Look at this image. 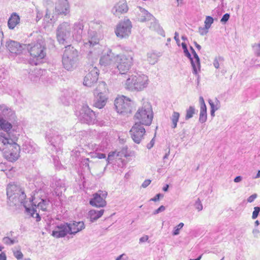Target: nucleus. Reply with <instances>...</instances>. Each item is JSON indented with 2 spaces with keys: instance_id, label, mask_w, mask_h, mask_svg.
<instances>
[{
  "instance_id": "1",
  "label": "nucleus",
  "mask_w": 260,
  "mask_h": 260,
  "mask_svg": "<svg viewBox=\"0 0 260 260\" xmlns=\"http://www.w3.org/2000/svg\"><path fill=\"white\" fill-rule=\"evenodd\" d=\"M65 129L60 125L56 124L52 127L46 135V141L50 145L52 153L60 150L62 146L65 136Z\"/></svg>"
},
{
  "instance_id": "2",
  "label": "nucleus",
  "mask_w": 260,
  "mask_h": 260,
  "mask_svg": "<svg viewBox=\"0 0 260 260\" xmlns=\"http://www.w3.org/2000/svg\"><path fill=\"white\" fill-rule=\"evenodd\" d=\"M17 187L15 185H10L7 188V194L8 197L10 200L12 199V200L16 202L17 200L18 202L20 203L23 205L26 211L30 213L32 217L36 218L37 221H39L41 220V217L39 213H37L36 210L34 208H31L27 207L26 202L25 201L26 199V194L23 191L20 189H16ZM17 203H15L16 204Z\"/></svg>"
},
{
  "instance_id": "3",
  "label": "nucleus",
  "mask_w": 260,
  "mask_h": 260,
  "mask_svg": "<svg viewBox=\"0 0 260 260\" xmlns=\"http://www.w3.org/2000/svg\"><path fill=\"white\" fill-rule=\"evenodd\" d=\"M25 50L28 51L32 57L29 60V63L32 65H38L42 62L46 54L45 48L40 41L26 45Z\"/></svg>"
},
{
  "instance_id": "4",
  "label": "nucleus",
  "mask_w": 260,
  "mask_h": 260,
  "mask_svg": "<svg viewBox=\"0 0 260 260\" xmlns=\"http://www.w3.org/2000/svg\"><path fill=\"white\" fill-rule=\"evenodd\" d=\"M148 84V78L144 74L132 75L129 76L125 84V88L130 91H141Z\"/></svg>"
},
{
  "instance_id": "5",
  "label": "nucleus",
  "mask_w": 260,
  "mask_h": 260,
  "mask_svg": "<svg viewBox=\"0 0 260 260\" xmlns=\"http://www.w3.org/2000/svg\"><path fill=\"white\" fill-rule=\"evenodd\" d=\"M153 118L151 105L148 102L144 103L134 116L136 122L146 126H149L151 124Z\"/></svg>"
},
{
  "instance_id": "6",
  "label": "nucleus",
  "mask_w": 260,
  "mask_h": 260,
  "mask_svg": "<svg viewBox=\"0 0 260 260\" xmlns=\"http://www.w3.org/2000/svg\"><path fill=\"white\" fill-rule=\"evenodd\" d=\"M102 26L100 22H93L92 23L91 27L93 29H89L88 32V41L84 42V45L86 47H93L99 44L102 38L100 30Z\"/></svg>"
},
{
  "instance_id": "7",
  "label": "nucleus",
  "mask_w": 260,
  "mask_h": 260,
  "mask_svg": "<svg viewBox=\"0 0 260 260\" xmlns=\"http://www.w3.org/2000/svg\"><path fill=\"white\" fill-rule=\"evenodd\" d=\"M71 27L69 22H63L56 29V39L60 44L65 45L71 40Z\"/></svg>"
},
{
  "instance_id": "8",
  "label": "nucleus",
  "mask_w": 260,
  "mask_h": 260,
  "mask_svg": "<svg viewBox=\"0 0 260 260\" xmlns=\"http://www.w3.org/2000/svg\"><path fill=\"white\" fill-rule=\"evenodd\" d=\"M115 65L120 74H125L133 64V57L129 55H117L114 57Z\"/></svg>"
},
{
  "instance_id": "9",
  "label": "nucleus",
  "mask_w": 260,
  "mask_h": 260,
  "mask_svg": "<svg viewBox=\"0 0 260 260\" xmlns=\"http://www.w3.org/2000/svg\"><path fill=\"white\" fill-rule=\"evenodd\" d=\"M18 135L17 134L0 133V151L9 150L12 146L17 144Z\"/></svg>"
},
{
  "instance_id": "10",
  "label": "nucleus",
  "mask_w": 260,
  "mask_h": 260,
  "mask_svg": "<svg viewBox=\"0 0 260 260\" xmlns=\"http://www.w3.org/2000/svg\"><path fill=\"white\" fill-rule=\"evenodd\" d=\"M116 111L120 114L129 113L132 111L131 101L124 96L117 98L114 101Z\"/></svg>"
},
{
  "instance_id": "11",
  "label": "nucleus",
  "mask_w": 260,
  "mask_h": 260,
  "mask_svg": "<svg viewBox=\"0 0 260 260\" xmlns=\"http://www.w3.org/2000/svg\"><path fill=\"white\" fill-rule=\"evenodd\" d=\"M132 25L131 21L127 19L119 22L116 28L115 34L117 37L120 38H126L131 33Z\"/></svg>"
},
{
  "instance_id": "12",
  "label": "nucleus",
  "mask_w": 260,
  "mask_h": 260,
  "mask_svg": "<svg viewBox=\"0 0 260 260\" xmlns=\"http://www.w3.org/2000/svg\"><path fill=\"white\" fill-rule=\"evenodd\" d=\"M80 119L83 123L92 124L96 121V114L87 105L82 106L80 111Z\"/></svg>"
},
{
  "instance_id": "13",
  "label": "nucleus",
  "mask_w": 260,
  "mask_h": 260,
  "mask_svg": "<svg viewBox=\"0 0 260 260\" xmlns=\"http://www.w3.org/2000/svg\"><path fill=\"white\" fill-rule=\"evenodd\" d=\"M107 196L108 192L106 191L99 190L93 194V197L90 200L89 204L96 207H104L107 205L105 199Z\"/></svg>"
},
{
  "instance_id": "14",
  "label": "nucleus",
  "mask_w": 260,
  "mask_h": 260,
  "mask_svg": "<svg viewBox=\"0 0 260 260\" xmlns=\"http://www.w3.org/2000/svg\"><path fill=\"white\" fill-rule=\"evenodd\" d=\"M143 125H144L135 122V123L129 131L131 138L137 144L140 143L145 134L146 131Z\"/></svg>"
},
{
  "instance_id": "15",
  "label": "nucleus",
  "mask_w": 260,
  "mask_h": 260,
  "mask_svg": "<svg viewBox=\"0 0 260 260\" xmlns=\"http://www.w3.org/2000/svg\"><path fill=\"white\" fill-rule=\"evenodd\" d=\"M29 202L32 208H34L36 210L35 208L37 207L43 211H47V208L50 205V201L46 197H40L38 193L32 197Z\"/></svg>"
},
{
  "instance_id": "16",
  "label": "nucleus",
  "mask_w": 260,
  "mask_h": 260,
  "mask_svg": "<svg viewBox=\"0 0 260 260\" xmlns=\"http://www.w3.org/2000/svg\"><path fill=\"white\" fill-rule=\"evenodd\" d=\"M6 47L12 54L18 55L25 51L26 44H20L17 41L10 40L7 41Z\"/></svg>"
},
{
  "instance_id": "17",
  "label": "nucleus",
  "mask_w": 260,
  "mask_h": 260,
  "mask_svg": "<svg viewBox=\"0 0 260 260\" xmlns=\"http://www.w3.org/2000/svg\"><path fill=\"white\" fill-rule=\"evenodd\" d=\"M20 147L17 144H14L9 150L3 151L4 157L10 162L16 161L20 156Z\"/></svg>"
},
{
  "instance_id": "18",
  "label": "nucleus",
  "mask_w": 260,
  "mask_h": 260,
  "mask_svg": "<svg viewBox=\"0 0 260 260\" xmlns=\"http://www.w3.org/2000/svg\"><path fill=\"white\" fill-rule=\"evenodd\" d=\"M71 229H70L68 223H63L57 225L52 231L51 235L56 238L64 237L67 234H70Z\"/></svg>"
},
{
  "instance_id": "19",
  "label": "nucleus",
  "mask_w": 260,
  "mask_h": 260,
  "mask_svg": "<svg viewBox=\"0 0 260 260\" xmlns=\"http://www.w3.org/2000/svg\"><path fill=\"white\" fill-rule=\"evenodd\" d=\"M99 76V70L94 67L91 68L84 78L83 84L87 87L92 86L95 83Z\"/></svg>"
},
{
  "instance_id": "20",
  "label": "nucleus",
  "mask_w": 260,
  "mask_h": 260,
  "mask_svg": "<svg viewBox=\"0 0 260 260\" xmlns=\"http://www.w3.org/2000/svg\"><path fill=\"white\" fill-rule=\"evenodd\" d=\"M75 92L72 89H64L60 96V102L65 106H69L74 102Z\"/></svg>"
},
{
  "instance_id": "21",
  "label": "nucleus",
  "mask_w": 260,
  "mask_h": 260,
  "mask_svg": "<svg viewBox=\"0 0 260 260\" xmlns=\"http://www.w3.org/2000/svg\"><path fill=\"white\" fill-rule=\"evenodd\" d=\"M0 113L5 119H7L12 123L16 122L17 121V117L14 111L5 105H0Z\"/></svg>"
},
{
  "instance_id": "22",
  "label": "nucleus",
  "mask_w": 260,
  "mask_h": 260,
  "mask_svg": "<svg viewBox=\"0 0 260 260\" xmlns=\"http://www.w3.org/2000/svg\"><path fill=\"white\" fill-rule=\"evenodd\" d=\"M128 10V7L126 0H120L113 7L112 13L116 16H119L121 14L126 13Z\"/></svg>"
},
{
  "instance_id": "23",
  "label": "nucleus",
  "mask_w": 260,
  "mask_h": 260,
  "mask_svg": "<svg viewBox=\"0 0 260 260\" xmlns=\"http://www.w3.org/2000/svg\"><path fill=\"white\" fill-rule=\"evenodd\" d=\"M84 24L82 20L75 22L73 26L72 37L77 42L81 40Z\"/></svg>"
},
{
  "instance_id": "24",
  "label": "nucleus",
  "mask_w": 260,
  "mask_h": 260,
  "mask_svg": "<svg viewBox=\"0 0 260 260\" xmlns=\"http://www.w3.org/2000/svg\"><path fill=\"white\" fill-rule=\"evenodd\" d=\"M55 11L58 15L67 16L70 14V5L68 0H59L55 7Z\"/></svg>"
},
{
  "instance_id": "25",
  "label": "nucleus",
  "mask_w": 260,
  "mask_h": 260,
  "mask_svg": "<svg viewBox=\"0 0 260 260\" xmlns=\"http://www.w3.org/2000/svg\"><path fill=\"white\" fill-rule=\"evenodd\" d=\"M15 122L12 123L10 121H8L7 119H5L3 117H2L0 120V130L2 129L3 132H1V133L17 134L16 131L12 129V125L15 124Z\"/></svg>"
},
{
  "instance_id": "26",
  "label": "nucleus",
  "mask_w": 260,
  "mask_h": 260,
  "mask_svg": "<svg viewBox=\"0 0 260 260\" xmlns=\"http://www.w3.org/2000/svg\"><path fill=\"white\" fill-rule=\"evenodd\" d=\"M78 52L72 45H67L65 47L62 57L78 60Z\"/></svg>"
},
{
  "instance_id": "27",
  "label": "nucleus",
  "mask_w": 260,
  "mask_h": 260,
  "mask_svg": "<svg viewBox=\"0 0 260 260\" xmlns=\"http://www.w3.org/2000/svg\"><path fill=\"white\" fill-rule=\"evenodd\" d=\"M78 60L69 58V57H62L63 67L67 71H72L77 67Z\"/></svg>"
},
{
  "instance_id": "28",
  "label": "nucleus",
  "mask_w": 260,
  "mask_h": 260,
  "mask_svg": "<svg viewBox=\"0 0 260 260\" xmlns=\"http://www.w3.org/2000/svg\"><path fill=\"white\" fill-rule=\"evenodd\" d=\"M114 54L112 52L111 50H108L106 54H103L100 60L101 65L104 66H110L113 61V58L114 59Z\"/></svg>"
},
{
  "instance_id": "29",
  "label": "nucleus",
  "mask_w": 260,
  "mask_h": 260,
  "mask_svg": "<svg viewBox=\"0 0 260 260\" xmlns=\"http://www.w3.org/2000/svg\"><path fill=\"white\" fill-rule=\"evenodd\" d=\"M199 102L200 104V112L199 115V121L200 122L203 123L207 120V108L204 101V100L202 96L199 98Z\"/></svg>"
},
{
  "instance_id": "30",
  "label": "nucleus",
  "mask_w": 260,
  "mask_h": 260,
  "mask_svg": "<svg viewBox=\"0 0 260 260\" xmlns=\"http://www.w3.org/2000/svg\"><path fill=\"white\" fill-rule=\"evenodd\" d=\"M70 231V235H75L85 229V224L83 221H74L72 223H69Z\"/></svg>"
},
{
  "instance_id": "31",
  "label": "nucleus",
  "mask_w": 260,
  "mask_h": 260,
  "mask_svg": "<svg viewBox=\"0 0 260 260\" xmlns=\"http://www.w3.org/2000/svg\"><path fill=\"white\" fill-rule=\"evenodd\" d=\"M104 211V209H101L100 210H90L88 213L87 217L89 218L91 222H93L100 218L103 215Z\"/></svg>"
},
{
  "instance_id": "32",
  "label": "nucleus",
  "mask_w": 260,
  "mask_h": 260,
  "mask_svg": "<svg viewBox=\"0 0 260 260\" xmlns=\"http://www.w3.org/2000/svg\"><path fill=\"white\" fill-rule=\"evenodd\" d=\"M107 91L108 88L106 83L104 81H102L98 83L97 87L94 90L93 94L94 95H106Z\"/></svg>"
},
{
  "instance_id": "33",
  "label": "nucleus",
  "mask_w": 260,
  "mask_h": 260,
  "mask_svg": "<svg viewBox=\"0 0 260 260\" xmlns=\"http://www.w3.org/2000/svg\"><path fill=\"white\" fill-rule=\"evenodd\" d=\"M20 22V17L16 13H13L8 21V26L9 29H13Z\"/></svg>"
},
{
  "instance_id": "34",
  "label": "nucleus",
  "mask_w": 260,
  "mask_h": 260,
  "mask_svg": "<svg viewBox=\"0 0 260 260\" xmlns=\"http://www.w3.org/2000/svg\"><path fill=\"white\" fill-rule=\"evenodd\" d=\"M193 58L192 57V61L194 64V68H192V73L193 74L198 76V83L199 82V75L198 74V70L200 71L201 64L200 58L196 52L192 54Z\"/></svg>"
},
{
  "instance_id": "35",
  "label": "nucleus",
  "mask_w": 260,
  "mask_h": 260,
  "mask_svg": "<svg viewBox=\"0 0 260 260\" xmlns=\"http://www.w3.org/2000/svg\"><path fill=\"white\" fill-rule=\"evenodd\" d=\"M94 106L99 109L103 108L107 102V98L106 95H94Z\"/></svg>"
},
{
  "instance_id": "36",
  "label": "nucleus",
  "mask_w": 260,
  "mask_h": 260,
  "mask_svg": "<svg viewBox=\"0 0 260 260\" xmlns=\"http://www.w3.org/2000/svg\"><path fill=\"white\" fill-rule=\"evenodd\" d=\"M161 55L160 52H150L147 53V60L151 64H154Z\"/></svg>"
},
{
  "instance_id": "37",
  "label": "nucleus",
  "mask_w": 260,
  "mask_h": 260,
  "mask_svg": "<svg viewBox=\"0 0 260 260\" xmlns=\"http://www.w3.org/2000/svg\"><path fill=\"white\" fill-rule=\"evenodd\" d=\"M142 16L139 18L141 22H145L151 19L152 15L144 9L141 8Z\"/></svg>"
},
{
  "instance_id": "38",
  "label": "nucleus",
  "mask_w": 260,
  "mask_h": 260,
  "mask_svg": "<svg viewBox=\"0 0 260 260\" xmlns=\"http://www.w3.org/2000/svg\"><path fill=\"white\" fill-rule=\"evenodd\" d=\"M181 46L183 50V52L185 56L188 58L190 61L191 67L194 68V64L192 61V57L189 52L188 51L187 47V45L185 43H182Z\"/></svg>"
},
{
  "instance_id": "39",
  "label": "nucleus",
  "mask_w": 260,
  "mask_h": 260,
  "mask_svg": "<svg viewBox=\"0 0 260 260\" xmlns=\"http://www.w3.org/2000/svg\"><path fill=\"white\" fill-rule=\"evenodd\" d=\"M180 117V114L177 112H174L171 117V119L172 122V128H175L177 127V122H178L179 119Z\"/></svg>"
},
{
  "instance_id": "40",
  "label": "nucleus",
  "mask_w": 260,
  "mask_h": 260,
  "mask_svg": "<svg viewBox=\"0 0 260 260\" xmlns=\"http://www.w3.org/2000/svg\"><path fill=\"white\" fill-rule=\"evenodd\" d=\"M24 151L28 153H33L36 151V145H32L30 143H26L24 145Z\"/></svg>"
},
{
  "instance_id": "41",
  "label": "nucleus",
  "mask_w": 260,
  "mask_h": 260,
  "mask_svg": "<svg viewBox=\"0 0 260 260\" xmlns=\"http://www.w3.org/2000/svg\"><path fill=\"white\" fill-rule=\"evenodd\" d=\"M196 113V109L193 106H190L186 110L185 120H188L192 118Z\"/></svg>"
},
{
  "instance_id": "42",
  "label": "nucleus",
  "mask_w": 260,
  "mask_h": 260,
  "mask_svg": "<svg viewBox=\"0 0 260 260\" xmlns=\"http://www.w3.org/2000/svg\"><path fill=\"white\" fill-rule=\"evenodd\" d=\"M208 102L210 106L211 109H213V108L214 110H217L220 108V103L217 98L215 99L214 102H213L212 100L209 99L208 100Z\"/></svg>"
},
{
  "instance_id": "43",
  "label": "nucleus",
  "mask_w": 260,
  "mask_h": 260,
  "mask_svg": "<svg viewBox=\"0 0 260 260\" xmlns=\"http://www.w3.org/2000/svg\"><path fill=\"white\" fill-rule=\"evenodd\" d=\"M3 242L6 245H11L15 243H18V241L17 240V238L16 237H15L13 239H11L10 237L7 236L3 238Z\"/></svg>"
},
{
  "instance_id": "44",
  "label": "nucleus",
  "mask_w": 260,
  "mask_h": 260,
  "mask_svg": "<svg viewBox=\"0 0 260 260\" xmlns=\"http://www.w3.org/2000/svg\"><path fill=\"white\" fill-rule=\"evenodd\" d=\"M39 71L38 70H35L32 72L31 73H29V78L31 81H37L39 78V76L40 73H38Z\"/></svg>"
},
{
  "instance_id": "45",
  "label": "nucleus",
  "mask_w": 260,
  "mask_h": 260,
  "mask_svg": "<svg viewBox=\"0 0 260 260\" xmlns=\"http://www.w3.org/2000/svg\"><path fill=\"white\" fill-rule=\"evenodd\" d=\"M116 151H112L109 153L108 157L106 159V161H107L108 164L112 163L115 159H117L116 156Z\"/></svg>"
},
{
  "instance_id": "46",
  "label": "nucleus",
  "mask_w": 260,
  "mask_h": 260,
  "mask_svg": "<svg viewBox=\"0 0 260 260\" xmlns=\"http://www.w3.org/2000/svg\"><path fill=\"white\" fill-rule=\"evenodd\" d=\"M223 58L221 56H218L214 58L213 66L216 69L219 68L220 63L223 61Z\"/></svg>"
},
{
  "instance_id": "47",
  "label": "nucleus",
  "mask_w": 260,
  "mask_h": 260,
  "mask_svg": "<svg viewBox=\"0 0 260 260\" xmlns=\"http://www.w3.org/2000/svg\"><path fill=\"white\" fill-rule=\"evenodd\" d=\"M184 223L180 222L178 225L174 228V230L173 231L172 235L173 236H176L179 234L180 230L183 227Z\"/></svg>"
},
{
  "instance_id": "48",
  "label": "nucleus",
  "mask_w": 260,
  "mask_h": 260,
  "mask_svg": "<svg viewBox=\"0 0 260 260\" xmlns=\"http://www.w3.org/2000/svg\"><path fill=\"white\" fill-rule=\"evenodd\" d=\"M254 54L258 57H260V42L257 44H254L252 46Z\"/></svg>"
},
{
  "instance_id": "49",
  "label": "nucleus",
  "mask_w": 260,
  "mask_h": 260,
  "mask_svg": "<svg viewBox=\"0 0 260 260\" xmlns=\"http://www.w3.org/2000/svg\"><path fill=\"white\" fill-rule=\"evenodd\" d=\"M213 23V19L211 16H207L205 21V26L208 28H210L211 27V24Z\"/></svg>"
},
{
  "instance_id": "50",
  "label": "nucleus",
  "mask_w": 260,
  "mask_h": 260,
  "mask_svg": "<svg viewBox=\"0 0 260 260\" xmlns=\"http://www.w3.org/2000/svg\"><path fill=\"white\" fill-rule=\"evenodd\" d=\"M91 157L92 158H98L99 159L106 158V154L104 153H101L99 152L93 153L91 154Z\"/></svg>"
},
{
  "instance_id": "51",
  "label": "nucleus",
  "mask_w": 260,
  "mask_h": 260,
  "mask_svg": "<svg viewBox=\"0 0 260 260\" xmlns=\"http://www.w3.org/2000/svg\"><path fill=\"white\" fill-rule=\"evenodd\" d=\"M260 212V207H255L254 208V211L252 213V218L254 219H256Z\"/></svg>"
},
{
  "instance_id": "52",
  "label": "nucleus",
  "mask_w": 260,
  "mask_h": 260,
  "mask_svg": "<svg viewBox=\"0 0 260 260\" xmlns=\"http://www.w3.org/2000/svg\"><path fill=\"white\" fill-rule=\"evenodd\" d=\"M194 206L196 209H197L199 211H200L203 209V206L199 199H198V200L196 201Z\"/></svg>"
},
{
  "instance_id": "53",
  "label": "nucleus",
  "mask_w": 260,
  "mask_h": 260,
  "mask_svg": "<svg viewBox=\"0 0 260 260\" xmlns=\"http://www.w3.org/2000/svg\"><path fill=\"white\" fill-rule=\"evenodd\" d=\"M208 29L207 27L205 26L204 27H200L199 28V32L200 34L201 35L204 36L208 32Z\"/></svg>"
},
{
  "instance_id": "54",
  "label": "nucleus",
  "mask_w": 260,
  "mask_h": 260,
  "mask_svg": "<svg viewBox=\"0 0 260 260\" xmlns=\"http://www.w3.org/2000/svg\"><path fill=\"white\" fill-rule=\"evenodd\" d=\"M116 156L117 159H120L122 157H126V154L125 153V150H122L121 151H116Z\"/></svg>"
},
{
  "instance_id": "55",
  "label": "nucleus",
  "mask_w": 260,
  "mask_h": 260,
  "mask_svg": "<svg viewBox=\"0 0 260 260\" xmlns=\"http://www.w3.org/2000/svg\"><path fill=\"white\" fill-rule=\"evenodd\" d=\"M230 17V15L228 13L224 14L220 20V22L223 23H225L229 20Z\"/></svg>"
},
{
  "instance_id": "56",
  "label": "nucleus",
  "mask_w": 260,
  "mask_h": 260,
  "mask_svg": "<svg viewBox=\"0 0 260 260\" xmlns=\"http://www.w3.org/2000/svg\"><path fill=\"white\" fill-rule=\"evenodd\" d=\"M14 256L18 259H20L23 257V254L20 250L14 251Z\"/></svg>"
},
{
  "instance_id": "57",
  "label": "nucleus",
  "mask_w": 260,
  "mask_h": 260,
  "mask_svg": "<svg viewBox=\"0 0 260 260\" xmlns=\"http://www.w3.org/2000/svg\"><path fill=\"white\" fill-rule=\"evenodd\" d=\"M90 162L89 159L88 158H83L82 160V163L84 166L85 167H87L88 170H89V163Z\"/></svg>"
},
{
  "instance_id": "58",
  "label": "nucleus",
  "mask_w": 260,
  "mask_h": 260,
  "mask_svg": "<svg viewBox=\"0 0 260 260\" xmlns=\"http://www.w3.org/2000/svg\"><path fill=\"white\" fill-rule=\"evenodd\" d=\"M53 18V16H51L50 12L48 9H47L46 14L45 16V19H46V20H49L50 21H52ZM48 21H49V20H48Z\"/></svg>"
},
{
  "instance_id": "59",
  "label": "nucleus",
  "mask_w": 260,
  "mask_h": 260,
  "mask_svg": "<svg viewBox=\"0 0 260 260\" xmlns=\"http://www.w3.org/2000/svg\"><path fill=\"white\" fill-rule=\"evenodd\" d=\"M165 207L163 205H161L158 209H157L153 212V214L155 215L158 214L159 213L165 211Z\"/></svg>"
},
{
  "instance_id": "60",
  "label": "nucleus",
  "mask_w": 260,
  "mask_h": 260,
  "mask_svg": "<svg viewBox=\"0 0 260 260\" xmlns=\"http://www.w3.org/2000/svg\"><path fill=\"white\" fill-rule=\"evenodd\" d=\"M257 194L254 193L248 197L247 199V202L249 203H252L256 198H257Z\"/></svg>"
},
{
  "instance_id": "61",
  "label": "nucleus",
  "mask_w": 260,
  "mask_h": 260,
  "mask_svg": "<svg viewBox=\"0 0 260 260\" xmlns=\"http://www.w3.org/2000/svg\"><path fill=\"white\" fill-rule=\"evenodd\" d=\"M151 182V180H149V179L145 180L142 183L141 186L143 188H146L150 184Z\"/></svg>"
},
{
  "instance_id": "62",
  "label": "nucleus",
  "mask_w": 260,
  "mask_h": 260,
  "mask_svg": "<svg viewBox=\"0 0 260 260\" xmlns=\"http://www.w3.org/2000/svg\"><path fill=\"white\" fill-rule=\"evenodd\" d=\"M55 185H56L57 187H59V188H63V189L64 190H65V188H64V184H62V182H61V180H59V181H56V183H55Z\"/></svg>"
},
{
  "instance_id": "63",
  "label": "nucleus",
  "mask_w": 260,
  "mask_h": 260,
  "mask_svg": "<svg viewBox=\"0 0 260 260\" xmlns=\"http://www.w3.org/2000/svg\"><path fill=\"white\" fill-rule=\"evenodd\" d=\"M155 137V136L154 137ZM154 143H155V140H154V138H153L151 140V141L149 143H148L147 145V148L148 149H151L152 147H153V146H154Z\"/></svg>"
},
{
  "instance_id": "64",
  "label": "nucleus",
  "mask_w": 260,
  "mask_h": 260,
  "mask_svg": "<svg viewBox=\"0 0 260 260\" xmlns=\"http://www.w3.org/2000/svg\"><path fill=\"white\" fill-rule=\"evenodd\" d=\"M162 196V195L160 193L157 194L154 198H151L150 201L156 202L159 201L160 197Z\"/></svg>"
}]
</instances>
